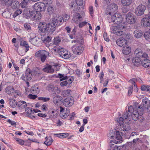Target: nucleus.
<instances>
[{"label": "nucleus", "mask_w": 150, "mask_h": 150, "mask_svg": "<svg viewBox=\"0 0 150 150\" xmlns=\"http://www.w3.org/2000/svg\"><path fill=\"white\" fill-rule=\"evenodd\" d=\"M144 110L142 105L137 104L136 105L129 106L128 111L130 114L132 119L134 120H137L141 117L143 115Z\"/></svg>", "instance_id": "f257e3e1"}, {"label": "nucleus", "mask_w": 150, "mask_h": 150, "mask_svg": "<svg viewBox=\"0 0 150 150\" xmlns=\"http://www.w3.org/2000/svg\"><path fill=\"white\" fill-rule=\"evenodd\" d=\"M38 28L41 32L45 33H47L51 34H52L56 29L54 25L43 22L40 23Z\"/></svg>", "instance_id": "f03ea898"}, {"label": "nucleus", "mask_w": 150, "mask_h": 150, "mask_svg": "<svg viewBox=\"0 0 150 150\" xmlns=\"http://www.w3.org/2000/svg\"><path fill=\"white\" fill-rule=\"evenodd\" d=\"M49 53L45 50H40L37 52L35 54V56L37 57H39L40 61L44 62L46 59L47 57L49 56Z\"/></svg>", "instance_id": "7ed1b4c3"}, {"label": "nucleus", "mask_w": 150, "mask_h": 150, "mask_svg": "<svg viewBox=\"0 0 150 150\" xmlns=\"http://www.w3.org/2000/svg\"><path fill=\"white\" fill-rule=\"evenodd\" d=\"M118 10V6L117 4L112 3L110 4L107 8L108 11L107 14L111 15L113 13H116Z\"/></svg>", "instance_id": "20e7f679"}, {"label": "nucleus", "mask_w": 150, "mask_h": 150, "mask_svg": "<svg viewBox=\"0 0 150 150\" xmlns=\"http://www.w3.org/2000/svg\"><path fill=\"white\" fill-rule=\"evenodd\" d=\"M84 50V48L81 45L78 44L74 45L72 47V50L74 53L77 55L81 54Z\"/></svg>", "instance_id": "39448f33"}, {"label": "nucleus", "mask_w": 150, "mask_h": 150, "mask_svg": "<svg viewBox=\"0 0 150 150\" xmlns=\"http://www.w3.org/2000/svg\"><path fill=\"white\" fill-rule=\"evenodd\" d=\"M46 6L45 4L41 2L36 3L34 5V8L35 11H42L45 10Z\"/></svg>", "instance_id": "423d86ee"}, {"label": "nucleus", "mask_w": 150, "mask_h": 150, "mask_svg": "<svg viewBox=\"0 0 150 150\" xmlns=\"http://www.w3.org/2000/svg\"><path fill=\"white\" fill-rule=\"evenodd\" d=\"M122 19L121 15L118 13H115L111 18L112 21L117 24L121 23L122 21Z\"/></svg>", "instance_id": "0eeeda50"}, {"label": "nucleus", "mask_w": 150, "mask_h": 150, "mask_svg": "<svg viewBox=\"0 0 150 150\" xmlns=\"http://www.w3.org/2000/svg\"><path fill=\"white\" fill-rule=\"evenodd\" d=\"M146 9V6L142 4L139 5L135 9V13L138 16L143 15Z\"/></svg>", "instance_id": "6e6552de"}, {"label": "nucleus", "mask_w": 150, "mask_h": 150, "mask_svg": "<svg viewBox=\"0 0 150 150\" xmlns=\"http://www.w3.org/2000/svg\"><path fill=\"white\" fill-rule=\"evenodd\" d=\"M126 19L127 22L130 24L134 23L136 20L134 15L131 13H129L126 15Z\"/></svg>", "instance_id": "1a4fd4ad"}, {"label": "nucleus", "mask_w": 150, "mask_h": 150, "mask_svg": "<svg viewBox=\"0 0 150 150\" xmlns=\"http://www.w3.org/2000/svg\"><path fill=\"white\" fill-rule=\"evenodd\" d=\"M56 66H57L55 65L51 66L48 64H47L44 66L42 70L44 72L52 74Z\"/></svg>", "instance_id": "9d476101"}, {"label": "nucleus", "mask_w": 150, "mask_h": 150, "mask_svg": "<svg viewBox=\"0 0 150 150\" xmlns=\"http://www.w3.org/2000/svg\"><path fill=\"white\" fill-rule=\"evenodd\" d=\"M74 101L73 98L68 97L66 98L64 100L63 105L67 107L72 106L74 104Z\"/></svg>", "instance_id": "9b49d317"}, {"label": "nucleus", "mask_w": 150, "mask_h": 150, "mask_svg": "<svg viewBox=\"0 0 150 150\" xmlns=\"http://www.w3.org/2000/svg\"><path fill=\"white\" fill-rule=\"evenodd\" d=\"M60 116L62 119H64L67 117L69 115V110L67 109L65 110L62 107L60 106Z\"/></svg>", "instance_id": "f8f14e48"}, {"label": "nucleus", "mask_w": 150, "mask_h": 150, "mask_svg": "<svg viewBox=\"0 0 150 150\" xmlns=\"http://www.w3.org/2000/svg\"><path fill=\"white\" fill-rule=\"evenodd\" d=\"M134 54L137 57H139L142 58L148 57V54L140 49H137L134 52Z\"/></svg>", "instance_id": "ddd939ff"}, {"label": "nucleus", "mask_w": 150, "mask_h": 150, "mask_svg": "<svg viewBox=\"0 0 150 150\" xmlns=\"http://www.w3.org/2000/svg\"><path fill=\"white\" fill-rule=\"evenodd\" d=\"M111 32L117 35H120L122 34V31L120 29L119 26H112L111 28Z\"/></svg>", "instance_id": "4468645a"}, {"label": "nucleus", "mask_w": 150, "mask_h": 150, "mask_svg": "<svg viewBox=\"0 0 150 150\" xmlns=\"http://www.w3.org/2000/svg\"><path fill=\"white\" fill-rule=\"evenodd\" d=\"M140 23L142 26L144 28L148 27L150 25V20L147 18L146 16L141 19Z\"/></svg>", "instance_id": "2eb2a0df"}, {"label": "nucleus", "mask_w": 150, "mask_h": 150, "mask_svg": "<svg viewBox=\"0 0 150 150\" xmlns=\"http://www.w3.org/2000/svg\"><path fill=\"white\" fill-rule=\"evenodd\" d=\"M63 23L62 17L60 16L54 17L52 20L53 25L55 27L56 25H60Z\"/></svg>", "instance_id": "dca6fc26"}, {"label": "nucleus", "mask_w": 150, "mask_h": 150, "mask_svg": "<svg viewBox=\"0 0 150 150\" xmlns=\"http://www.w3.org/2000/svg\"><path fill=\"white\" fill-rule=\"evenodd\" d=\"M116 42L118 46L123 47L128 45L127 40L122 38L117 40Z\"/></svg>", "instance_id": "f3484780"}, {"label": "nucleus", "mask_w": 150, "mask_h": 150, "mask_svg": "<svg viewBox=\"0 0 150 150\" xmlns=\"http://www.w3.org/2000/svg\"><path fill=\"white\" fill-rule=\"evenodd\" d=\"M73 21L76 23H79L82 20V17L79 13H76L73 15Z\"/></svg>", "instance_id": "a211bd4d"}, {"label": "nucleus", "mask_w": 150, "mask_h": 150, "mask_svg": "<svg viewBox=\"0 0 150 150\" xmlns=\"http://www.w3.org/2000/svg\"><path fill=\"white\" fill-rule=\"evenodd\" d=\"M62 98L59 95H56L54 96L53 98V101L54 103L56 105H60V103L62 100Z\"/></svg>", "instance_id": "6ab92c4d"}, {"label": "nucleus", "mask_w": 150, "mask_h": 150, "mask_svg": "<svg viewBox=\"0 0 150 150\" xmlns=\"http://www.w3.org/2000/svg\"><path fill=\"white\" fill-rule=\"evenodd\" d=\"M132 62L134 65L137 67L139 66L142 63L141 59L138 57H133Z\"/></svg>", "instance_id": "aec40b11"}, {"label": "nucleus", "mask_w": 150, "mask_h": 150, "mask_svg": "<svg viewBox=\"0 0 150 150\" xmlns=\"http://www.w3.org/2000/svg\"><path fill=\"white\" fill-rule=\"evenodd\" d=\"M123 48L122 52L124 54L126 55L128 54L131 52V48L128 45Z\"/></svg>", "instance_id": "412c9836"}, {"label": "nucleus", "mask_w": 150, "mask_h": 150, "mask_svg": "<svg viewBox=\"0 0 150 150\" xmlns=\"http://www.w3.org/2000/svg\"><path fill=\"white\" fill-rule=\"evenodd\" d=\"M148 57L144 58V59L142 62L143 66L145 68H147L150 66V60L147 59Z\"/></svg>", "instance_id": "4be33fe9"}, {"label": "nucleus", "mask_w": 150, "mask_h": 150, "mask_svg": "<svg viewBox=\"0 0 150 150\" xmlns=\"http://www.w3.org/2000/svg\"><path fill=\"white\" fill-rule=\"evenodd\" d=\"M9 104L12 108H15L17 105L16 101L13 98H10L8 99Z\"/></svg>", "instance_id": "5701e85b"}, {"label": "nucleus", "mask_w": 150, "mask_h": 150, "mask_svg": "<svg viewBox=\"0 0 150 150\" xmlns=\"http://www.w3.org/2000/svg\"><path fill=\"white\" fill-rule=\"evenodd\" d=\"M119 143L118 141H116L115 140H112L110 141V146L111 148L117 149L118 148L116 144Z\"/></svg>", "instance_id": "b1692460"}, {"label": "nucleus", "mask_w": 150, "mask_h": 150, "mask_svg": "<svg viewBox=\"0 0 150 150\" xmlns=\"http://www.w3.org/2000/svg\"><path fill=\"white\" fill-rule=\"evenodd\" d=\"M25 76H26L28 79V80H30L32 77L31 71L30 69H27L25 71Z\"/></svg>", "instance_id": "393cba45"}, {"label": "nucleus", "mask_w": 150, "mask_h": 150, "mask_svg": "<svg viewBox=\"0 0 150 150\" xmlns=\"http://www.w3.org/2000/svg\"><path fill=\"white\" fill-rule=\"evenodd\" d=\"M122 131L125 132H126L128 133V132L129 131L130 129V126L129 124L128 123H125L122 126Z\"/></svg>", "instance_id": "a878e982"}, {"label": "nucleus", "mask_w": 150, "mask_h": 150, "mask_svg": "<svg viewBox=\"0 0 150 150\" xmlns=\"http://www.w3.org/2000/svg\"><path fill=\"white\" fill-rule=\"evenodd\" d=\"M134 36L137 38H140L143 35L142 31L139 30H136L134 31Z\"/></svg>", "instance_id": "bb28decb"}, {"label": "nucleus", "mask_w": 150, "mask_h": 150, "mask_svg": "<svg viewBox=\"0 0 150 150\" xmlns=\"http://www.w3.org/2000/svg\"><path fill=\"white\" fill-rule=\"evenodd\" d=\"M29 41L31 43H32L33 45L37 46L38 45L39 43V40L37 38H36V37L33 38L30 37Z\"/></svg>", "instance_id": "cd10ccee"}, {"label": "nucleus", "mask_w": 150, "mask_h": 150, "mask_svg": "<svg viewBox=\"0 0 150 150\" xmlns=\"http://www.w3.org/2000/svg\"><path fill=\"white\" fill-rule=\"evenodd\" d=\"M115 135V138L117 139L116 141H118L119 143L121 142L122 141V138L121 136L120 132L116 130Z\"/></svg>", "instance_id": "c85d7f7f"}, {"label": "nucleus", "mask_w": 150, "mask_h": 150, "mask_svg": "<svg viewBox=\"0 0 150 150\" xmlns=\"http://www.w3.org/2000/svg\"><path fill=\"white\" fill-rule=\"evenodd\" d=\"M132 2V0H121L122 4L124 6H129Z\"/></svg>", "instance_id": "c756f323"}, {"label": "nucleus", "mask_w": 150, "mask_h": 150, "mask_svg": "<svg viewBox=\"0 0 150 150\" xmlns=\"http://www.w3.org/2000/svg\"><path fill=\"white\" fill-rule=\"evenodd\" d=\"M5 91L8 94H10L13 92L14 89L12 86H8L6 88Z\"/></svg>", "instance_id": "7c9ffc66"}, {"label": "nucleus", "mask_w": 150, "mask_h": 150, "mask_svg": "<svg viewBox=\"0 0 150 150\" xmlns=\"http://www.w3.org/2000/svg\"><path fill=\"white\" fill-rule=\"evenodd\" d=\"M51 88L52 92L55 93L59 94L61 92L60 88L57 86H52Z\"/></svg>", "instance_id": "2f4dec72"}, {"label": "nucleus", "mask_w": 150, "mask_h": 150, "mask_svg": "<svg viewBox=\"0 0 150 150\" xmlns=\"http://www.w3.org/2000/svg\"><path fill=\"white\" fill-rule=\"evenodd\" d=\"M41 17L42 15L40 11H35L34 18L37 20H39L41 18Z\"/></svg>", "instance_id": "473e14b6"}, {"label": "nucleus", "mask_w": 150, "mask_h": 150, "mask_svg": "<svg viewBox=\"0 0 150 150\" xmlns=\"http://www.w3.org/2000/svg\"><path fill=\"white\" fill-rule=\"evenodd\" d=\"M61 41L60 38L59 36H57L54 38L53 42L54 44L57 45L59 44Z\"/></svg>", "instance_id": "72a5a7b5"}, {"label": "nucleus", "mask_w": 150, "mask_h": 150, "mask_svg": "<svg viewBox=\"0 0 150 150\" xmlns=\"http://www.w3.org/2000/svg\"><path fill=\"white\" fill-rule=\"evenodd\" d=\"M21 46H24L25 47V51L26 52L29 50V47L27 42L26 41H21L20 43Z\"/></svg>", "instance_id": "f704fd0d"}, {"label": "nucleus", "mask_w": 150, "mask_h": 150, "mask_svg": "<svg viewBox=\"0 0 150 150\" xmlns=\"http://www.w3.org/2000/svg\"><path fill=\"white\" fill-rule=\"evenodd\" d=\"M141 89L142 91L150 92V86L146 85H144L142 86Z\"/></svg>", "instance_id": "c9c22d12"}, {"label": "nucleus", "mask_w": 150, "mask_h": 150, "mask_svg": "<svg viewBox=\"0 0 150 150\" xmlns=\"http://www.w3.org/2000/svg\"><path fill=\"white\" fill-rule=\"evenodd\" d=\"M25 111L27 113L28 115H30V114H33V112L35 113H36L38 112H39L40 111H35V110H33V111H32V109L29 108H27L25 109Z\"/></svg>", "instance_id": "e433bc0d"}, {"label": "nucleus", "mask_w": 150, "mask_h": 150, "mask_svg": "<svg viewBox=\"0 0 150 150\" xmlns=\"http://www.w3.org/2000/svg\"><path fill=\"white\" fill-rule=\"evenodd\" d=\"M45 139H46V140L44 142V144L47 146L51 145L53 142V140L51 137H50L48 138H47V137L45 138Z\"/></svg>", "instance_id": "4c0bfd02"}, {"label": "nucleus", "mask_w": 150, "mask_h": 150, "mask_svg": "<svg viewBox=\"0 0 150 150\" xmlns=\"http://www.w3.org/2000/svg\"><path fill=\"white\" fill-rule=\"evenodd\" d=\"M20 6L19 2L17 1H15L13 3L12 5V8L13 9H17Z\"/></svg>", "instance_id": "58836bf2"}, {"label": "nucleus", "mask_w": 150, "mask_h": 150, "mask_svg": "<svg viewBox=\"0 0 150 150\" xmlns=\"http://www.w3.org/2000/svg\"><path fill=\"white\" fill-rule=\"evenodd\" d=\"M122 116L125 120L127 119L129 121H130L131 120L130 114L129 113H129L127 111L124 112Z\"/></svg>", "instance_id": "ea45409f"}, {"label": "nucleus", "mask_w": 150, "mask_h": 150, "mask_svg": "<svg viewBox=\"0 0 150 150\" xmlns=\"http://www.w3.org/2000/svg\"><path fill=\"white\" fill-rule=\"evenodd\" d=\"M132 143L131 142H127L126 144L121 146V147H122V148H123L122 150H125L128 147H130L132 146Z\"/></svg>", "instance_id": "a19ab883"}, {"label": "nucleus", "mask_w": 150, "mask_h": 150, "mask_svg": "<svg viewBox=\"0 0 150 150\" xmlns=\"http://www.w3.org/2000/svg\"><path fill=\"white\" fill-rule=\"evenodd\" d=\"M116 121L120 126H121L124 123V118L122 117H119L116 119Z\"/></svg>", "instance_id": "79ce46f5"}, {"label": "nucleus", "mask_w": 150, "mask_h": 150, "mask_svg": "<svg viewBox=\"0 0 150 150\" xmlns=\"http://www.w3.org/2000/svg\"><path fill=\"white\" fill-rule=\"evenodd\" d=\"M54 10V8L52 4L49 5L47 9V11L49 13H52Z\"/></svg>", "instance_id": "37998d69"}, {"label": "nucleus", "mask_w": 150, "mask_h": 150, "mask_svg": "<svg viewBox=\"0 0 150 150\" xmlns=\"http://www.w3.org/2000/svg\"><path fill=\"white\" fill-rule=\"evenodd\" d=\"M32 91L35 93H38L40 91V87L37 85H35L32 88Z\"/></svg>", "instance_id": "c03bdc74"}, {"label": "nucleus", "mask_w": 150, "mask_h": 150, "mask_svg": "<svg viewBox=\"0 0 150 150\" xmlns=\"http://www.w3.org/2000/svg\"><path fill=\"white\" fill-rule=\"evenodd\" d=\"M115 132L113 130H110L109 133L108 134V137L111 139H113L115 136Z\"/></svg>", "instance_id": "a18cd8bd"}, {"label": "nucleus", "mask_w": 150, "mask_h": 150, "mask_svg": "<svg viewBox=\"0 0 150 150\" xmlns=\"http://www.w3.org/2000/svg\"><path fill=\"white\" fill-rule=\"evenodd\" d=\"M28 0H23L21 3V6L22 8H25L26 7L28 4Z\"/></svg>", "instance_id": "49530a36"}, {"label": "nucleus", "mask_w": 150, "mask_h": 150, "mask_svg": "<svg viewBox=\"0 0 150 150\" xmlns=\"http://www.w3.org/2000/svg\"><path fill=\"white\" fill-rule=\"evenodd\" d=\"M149 102V99L147 98H145L142 100V103L143 107L146 108L147 105V104Z\"/></svg>", "instance_id": "de8ad7c7"}, {"label": "nucleus", "mask_w": 150, "mask_h": 150, "mask_svg": "<svg viewBox=\"0 0 150 150\" xmlns=\"http://www.w3.org/2000/svg\"><path fill=\"white\" fill-rule=\"evenodd\" d=\"M71 57V55L70 54V53L69 52H68L67 51L65 52V53L63 56L62 57L64 59H68Z\"/></svg>", "instance_id": "09e8293b"}, {"label": "nucleus", "mask_w": 150, "mask_h": 150, "mask_svg": "<svg viewBox=\"0 0 150 150\" xmlns=\"http://www.w3.org/2000/svg\"><path fill=\"white\" fill-rule=\"evenodd\" d=\"M16 141L18 142V143L21 145H23L24 144V141L21 139L18 138H15Z\"/></svg>", "instance_id": "8fccbe9b"}, {"label": "nucleus", "mask_w": 150, "mask_h": 150, "mask_svg": "<svg viewBox=\"0 0 150 150\" xmlns=\"http://www.w3.org/2000/svg\"><path fill=\"white\" fill-rule=\"evenodd\" d=\"M24 27L25 30L27 31H30L31 29L30 25L28 23H25L24 25Z\"/></svg>", "instance_id": "3c124183"}, {"label": "nucleus", "mask_w": 150, "mask_h": 150, "mask_svg": "<svg viewBox=\"0 0 150 150\" xmlns=\"http://www.w3.org/2000/svg\"><path fill=\"white\" fill-rule=\"evenodd\" d=\"M70 18L69 15L67 14H64L63 16V21H67L69 20Z\"/></svg>", "instance_id": "603ef678"}, {"label": "nucleus", "mask_w": 150, "mask_h": 150, "mask_svg": "<svg viewBox=\"0 0 150 150\" xmlns=\"http://www.w3.org/2000/svg\"><path fill=\"white\" fill-rule=\"evenodd\" d=\"M128 95L130 96L132 94L133 91V87L132 86H131L128 88Z\"/></svg>", "instance_id": "864d4df0"}, {"label": "nucleus", "mask_w": 150, "mask_h": 150, "mask_svg": "<svg viewBox=\"0 0 150 150\" xmlns=\"http://www.w3.org/2000/svg\"><path fill=\"white\" fill-rule=\"evenodd\" d=\"M59 78L60 79V81H62L64 80H66L68 79V78L67 76H64V75L62 74H59Z\"/></svg>", "instance_id": "5fc2aeb1"}, {"label": "nucleus", "mask_w": 150, "mask_h": 150, "mask_svg": "<svg viewBox=\"0 0 150 150\" xmlns=\"http://www.w3.org/2000/svg\"><path fill=\"white\" fill-rule=\"evenodd\" d=\"M65 52L67 51L64 49L61 48L58 53H59V55L60 56L62 57H63L64 53H65Z\"/></svg>", "instance_id": "6e6d98bb"}, {"label": "nucleus", "mask_w": 150, "mask_h": 150, "mask_svg": "<svg viewBox=\"0 0 150 150\" xmlns=\"http://www.w3.org/2000/svg\"><path fill=\"white\" fill-rule=\"evenodd\" d=\"M22 11L21 10L19 9L17 10L15 12L14 14L13 15V17H16L19 15L21 14L22 13Z\"/></svg>", "instance_id": "4d7b16f0"}, {"label": "nucleus", "mask_w": 150, "mask_h": 150, "mask_svg": "<svg viewBox=\"0 0 150 150\" xmlns=\"http://www.w3.org/2000/svg\"><path fill=\"white\" fill-rule=\"evenodd\" d=\"M4 2L6 5L7 6H9L11 5L12 0H4Z\"/></svg>", "instance_id": "13d9d810"}, {"label": "nucleus", "mask_w": 150, "mask_h": 150, "mask_svg": "<svg viewBox=\"0 0 150 150\" xmlns=\"http://www.w3.org/2000/svg\"><path fill=\"white\" fill-rule=\"evenodd\" d=\"M39 100H41L44 102L49 101L50 100V98H46L44 97H40L39 98Z\"/></svg>", "instance_id": "bf43d9fd"}, {"label": "nucleus", "mask_w": 150, "mask_h": 150, "mask_svg": "<svg viewBox=\"0 0 150 150\" xmlns=\"http://www.w3.org/2000/svg\"><path fill=\"white\" fill-rule=\"evenodd\" d=\"M71 83V82H69L67 81H65L61 82L60 84L61 86H66L68 84H70Z\"/></svg>", "instance_id": "052dcab7"}, {"label": "nucleus", "mask_w": 150, "mask_h": 150, "mask_svg": "<svg viewBox=\"0 0 150 150\" xmlns=\"http://www.w3.org/2000/svg\"><path fill=\"white\" fill-rule=\"evenodd\" d=\"M51 37L49 36H47V37H45V38L43 40V41L45 42H49L51 41Z\"/></svg>", "instance_id": "680f3d73"}, {"label": "nucleus", "mask_w": 150, "mask_h": 150, "mask_svg": "<svg viewBox=\"0 0 150 150\" xmlns=\"http://www.w3.org/2000/svg\"><path fill=\"white\" fill-rule=\"evenodd\" d=\"M144 36L146 40H148L150 38V34H149V32H145L144 34Z\"/></svg>", "instance_id": "e2e57ef3"}, {"label": "nucleus", "mask_w": 150, "mask_h": 150, "mask_svg": "<svg viewBox=\"0 0 150 150\" xmlns=\"http://www.w3.org/2000/svg\"><path fill=\"white\" fill-rule=\"evenodd\" d=\"M61 48H60V47L56 46H54V47H53V48H52V49L54 50V52L59 53Z\"/></svg>", "instance_id": "0e129e2a"}, {"label": "nucleus", "mask_w": 150, "mask_h": 150, "mask_svg": "<svg viewBox=\"0 0 150 150\" xmlns=\"http://www.w3.org/2000/svg\"><path fill=\"white\" fill-rule=\"evenodd\" d=\"M76 1L78 5L81 6L83 4V2L82 0H76Z\"/></svg>", "instance_id": "69168bd1"}, {"label": "nucleus", "mask_w": 150, "mask_h": 150, "mask_svg": "<svg viewBox=\"0 0 150 150\" xmlns=\"http://www.w3.org/2000/svg\"><path fill=\"white\" fill-rule=\"evenodd\" d=\"M103 37L105 40L107 42L109 41V39L107 36V34L106 33H104L103 34Z\"/></svg>", "instance_id": "338daca9"}, {"label": "nucleus", "mask_w": 150, "mask_h": 150, "mask_svg": "<svg viewBox=\"0 0 150 150\" xmlns=\"http://www.w3.org/2000/svg\"><path fill=\"white\" fill-rule=\"evenodd\" d=\"M28 97L29 98L31 99H34L37 98V96L36 95H33L31 94H30L28 96Z\"/></svg>", "instance_id": "774afa93"}]
</instances>
